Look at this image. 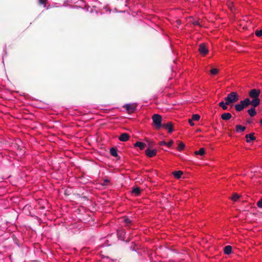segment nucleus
<instances>
[{
	"instance_id": "22",
	"label": "nucleus",
	"mask_w": 262,
	"mask_h": 262,
	"mask_svg": "<svg viewBox=\"0 0 262 262\" xmlns=\"http://www.w3.org/2000/svg\"><path fill=\"white\" fill-rule=\"evenodd\" d=\"M132 192L136 195L138 196L141 193V190L139 187H134L132 190Z\"/></svg>"
},
{
	"instance_id": "18",
	"label": "nucleus",
	"mask_w": 262,
	"mask_h": 262,
	"mask_svg": "<svg viewBox=\"0 0 262 262\" xmlns=\"http://www.w3.org/2000/svg\"><path fill=\"white\" fill-rule=\"evenodd\" d=\"M246 127L242 126L241 125H236L235 126V130L237 133H241L245 131Z\"/></svg>"
},
{
	"instance_id": "1",
	"label": "nucleus",
	"mask_w": 262,
	"mask_h": 262,
	"mask_svg": "<svg viewBox=\"0 0 262 262\" xmlns=\"http://www.w3.org/2000/svg\"><path fill=\"white\" fill-rule=\"evenodd\" d=\"M261 91L259 89H253L249 91L248 94L250 98H251V103H252V106L257 107L260 103V100L259 96Z\"/></svg>"
},
{
	"instance_id": "30",
	"label": "nucleus",
	"mask_w": 262,
	"mask_h": 262,
	"mask_svg": "<svg viewBox=\"0 0 262 262\" xmlns=\"http://www.w3.org/2000/svg\"><path fill=\"white\" fill-rule=\"evenodd\" d=\"M173 143V140H171L168 142H167L166 146L168 147H170Z\"/></svg>"
},
{
	"instance_id": "33",
	"label": "nucleus",
	"mask_w": 262,
	"mask_h": 262,
	"mask_svg": "<svg viewBox=\"0 0 262 262\" xmlns=\"http://www.w3.org/2000/svg\"><path fill=\"white\" fill-rule=\"evenodd\" d=\"M110 182L108 179H104L103 181V183L102 184V185H106L107 183Z\"/></svg>"
},
{
	"instance_id": "4",
	"label": "nucleus",
	"mask_w": 262,
	"mask_h": 262,
	"mask_svg": "<svg viewBox=\"0 0 262 262\" xmlns=\"http://www.w3.org/2000/svg\"><path fill=\"white\" fill-rule=\"evenodd\" d=\"M153 125L155 126L157 129H159L162 127V117L161 115L155 114L152 117Z\"/></svg>"
},
{
	"instance_id": "34",
	"label": "nucleus",
	"mask_w": 262,
	"mask_h": 262,
	"mask_svg": "<svg viewBox=\"0 0 262 262\" xmlns=\"http://www.w3.org/2000/svg\"><path fill=\"white\" fill-rule=\"evenodd\" d=\"M189 124H190V125L191 126H193V125H194V123H193V122H192V120H191H191H189Z\"/></svg>"
},
{
	"instance_id": "19",
	"label": "nucleus",
	"mask_w": 262,
	"mask_h": 262,
	"mask_svg": "<svg viewBox=\"0 0 262 262\" xmlns=\"http://www.w3.org/2000/svg\"><path fill=\"white\" fill-rule=\"evenodd\" d=\"M229 104H227V101H225V102L224 101H221L219 103V106L222 107L223 110H227L228 108L227 105Z\"/></svg>"
},
{
	"instance_id": "10",
	"label": "nucleus",
	"mask_w": 262,
	"mask_h": 262,
	"mask_svg": "<svg viewBox=\"0 0 262 262\" xmlns=\"http://www.w3.org/2000/svg\"><path fill=\"white\" fill-rule=\"evenodd\" d=\"M157 150L156 149H150V148H147L145 150L146 155L149 158L155 156L157 154Z\"/></svg>"
},
{
	"instance_id": "23",
	"label": "nucleus",
	"mask_w": 262,
	"mask_h": 262,
	"mask_svg": "<svg viewBox=\"0 0 262 262\" xmlns=\"http://www.w3.org/2000/svg\"><path fill=\"white\" fill-rule=\"evenodd\" d=\"M185 146V144L182 142H180L178 145L177 149L179 151H182L184 149Z\"/></svg>"
},
{
	"instance_id": "2",
	"label": "nucleus",
	"mask_w": 262,
	"mask_h": 262,
	"mask_svg": "<svg viewBox=\"0 0 262 262\" xmlns=\"http://www.w3.org/2000/svg\"><path fill=\"white\" fill-rule=\"evenodd\" d=\"M249 105L252 106V103H251V101L249 98H246L243 100H241L239 103L236 104L234 107L236 111L241 112Z\"/></svg>"
},
{
	"instance_id": "7",
	"label": "nucleus",
	"mask_w": 262,
	"mask_h": 262,
	"mask_svg": "<svg viewBox=\"0 0 262 262\" xmlns=\"http://www.w3.org/2000/svg\"><path fill=\"white\" fill-rule=\"evenodd\" d=\"M124 224V226L127 228H130L133 223V220L126 216L122 217V221L121 222Z\"/></svg>"
},
{
	"instance_id": "38",
	"label": "nucleus",
	"mask_w": 262,
	"mask_h": 262,
	"mask_svg": "<svg viewBox=\"0 0 262 262\" xmlns=\"http://www.w3.org/2000/svg\"><path fill=\"white\" fill-rule=\"evenodd\" d=\"M71 3H73L74 2L72 0H71Z\"/></svg>"
},
{
	"instance_id": "12",
	"label": "nucleus",
	"mask_w": 262,
	"mask_h": 262,
	"mask_svg": "<svg viewBox=\"0 0 262 262\" xmlns=\"http://www.w3.org/2000/svg\"><path fill=\"white\" fill-rule=\"evenodd\" d=\"M129 136L126 133L121 134L118 138L119 140L122 142H126L129 139Z\"/></svg>"
},
{
	"instance_id": "35",
	"label": "nucleus",
	"mask_w": 262,
	"mask_h": 262,
	"mask_svg": "<svg viewBox=\"0 0 262 262\" xmlns=\"http://www.w3.org/2000/svg\"><path fill=\"white\" fill-rule=\"evenodd\" d=\"M130 249L132 251H136V249H135V248L134 247L130 246Z\"/></svg>"
},
{
	"instance_id": "26",
	"label": "nucleus",
	"mask_w": 262,
	"mask_h": 262,
	"mask_svg": "<svg viewBox=\"0 0 262 262\" xmlns=\"http://www.w3.org/2000/svg\"><path fill=\"white\" fill-rule=\"evenodd\" d=\"M217 73H218V70L217 69H216V68L212 69L210 70V74L212 75H215L217 74Z\"/></svg>"
},
{
	"instance_id": "15",
	"label": "nucleus",
	"mask_w": 262,
	"mask_h": 262,
	"mask_svg": "<svg viewBox=\"0 0 262 262\" xmlns=\"http://www.w3.org/2000/svg\"><path fill=\"white\" fill-rule=\"evenodd\" d=\"M232 117V115L230 113H224L221 115V118L225 120L228 121Z\"/></svg>"
},
{
	"instance_id": "3",
	"label": "nucleus",
	"mask_w": 262,
	"mask_h": 262,
	"mask_svg": "<svg viewBox=\"0 0 262 262\" xmlns=\"http://www.w3.org/2000/svg\"><path fill=\"white\" fill-rule=\"evenodd\" d=\"M239 99V96L236 92H232L228 94L227 96L225 98L227 101V104L233 103L237 102Z\"/></svg>"
},
{
	"instance_id": "11",
	"label": "nucleus",
	"mask_w": 262,
	"mask_h": 262,
	"mask_svg": "<svg viewBox=\"0 0 262 262\" xmlns=\"http://www.w3.org/2000/svg\"><path fill=\"white\" fill-rule=\"evenodd\" d=\"M162 126L166 129H167L169 133H171L173 130V125L171 122H169L166 124H163Z\"/></svg>"
},
{
	"instance_id": "37",
	"label": "nucleus",
	"mask_w": 262,
	"mask_h": 262,
	"mask_svg": "<svg viewBox=\"0 0 262 262\" xmlns=\"http://www.w3.org/2000/svg\"><path fill=\"white\" fill-rule=\"evenodd\" d=\"M260 123L262 125V119L260 121Z\"/></svg>"
},
{
	"instance_id": "17",
	"label": "nucleus",
	"mask_w": 262,
	"mask_h": 262,
	"mask_svg": "<svg viewBox=\"0 0 262 262\" xmlns=\"http://www.w3.org/2000/svg\"><path fill=\"white\" fill-rule=\"evenodd\" d=\"M232 249V247L231 246H226L224 248V252L225 254L229 255L231 253Z\"/></svg>"
},
{
	"instance_id": "8",
	"label": "nucleus",
	"mask_w": 262,
	"mask_h": 262,
	"mask_svg": "<svg viewBox=\"0 0 262 262\" xmlns=\"http://www.w3.org/2000/svg\"><path fill=\"white\" fill-rule=\"evenodd\" d=\"M123 107L129 113H133L136 110V105L134 104H125Z\"/></svg>"
},
{
	"instance_id": "6",
	"label": "nucleus",
	"mask_w": 262,
	"mask_h": 262,
	"mask_svg": "<svg viewBox=\"0 0 262 262\" xmlns=\"http://www.w3.org/2000/svg\"><path fill=\"white\" fill-rule=\"evenodd\" d=\"M117 234L119 239L125 241L126 231L123 228H119L117 230Z\"/></svg>"
},
{
	"instance_id": "36",
	"label": "nucleus",
	"mask_w": 262,
	"mask_h": 262,
	"mask_svg": "<svg viewBox=\"0 0 262 262\" xmlns=\"http://www.w3.org/2000/svg\"><path fill=\"white\" fill-rule=\"evenodd\" d=\"M81 3H82V4H85V2H84L83 1H80Z\"/></svg>"
},
{
	"instance_id": "29",
	"label": "nucleus",
	"mask_w": 262,
	"mask_h": 262,
	"mask_svg": "<svg viewBox=\"0 0 262 262\" xmlns=\"http://www.w3.org/2000/svg\"><path fill=\"white\" fill-rule=\"evenodd\" d=\"M257 206L258 207L262 208V198L257 202Z\"/></svg>"
},
{
	"instance_id": "32",
	"label": "nucleus",
	"mask_w": 262,
	"mask_h": 262,
	"mask_svg": "<svg viewBox=\"0 0 262 262\" xmlns=\"http://www.w3.org/2000/svg\"><path fill=\"white\" fill-rule=\"evenodd\" d=\"M166 144H167V142H166L164 141H162L159 143V145L160 146H163V145L166 146Z\"/></svg>"
},
{
	"instance_id": "16",
	"label": "nucleus",
	"mask_w": 262,
	"mask_h": 262,
	"mask_svg": "<svg viewBox=\"0 0 262 262\" xmlns=\"http://www.w3.org/2000/svg\"><path fill=\"white\" fill-rule=\"evenodd\" d=\"M255 107H256L252 106L248 110V113L251 117H254L256 115V112L255 108Z\"/></svg>"
},
{
	"instance_id": "27",
	"label": "nucleus",
	"mask_w": 262,
	"mask_h": 262,
	"mask_svg": "<svg viewBox=\"0 0 262 262\" xmlns=\"http://www.w3.org/2000/svg\"><path fill=\"white\" fill-rule=\"evenodd\" d=\"M239 198V195L236 193L234 194L232 196L233 201H236Z\"/></svg>"
},
{
	"instance_id": "5",
	"label": "nucleus",
	"mask_w": 262,
	"mask_h": 262,
	"mask_svg": "<svg viewBox=\"0 0 262 262\" xmlns=\"http://www.w3.org/2000/svg\"><path fill=\"white\" fill-rule=\"evenodd\" d=\"M95 4L94 5L91 4L92 8H91V6H88L87 10L88 11H90L91 13L95 12L96 13H98L101 10V8L99 7L98 5H100L101 4L97 2L96 0L95 1Z\"/></svg>"
},
{
	"instance_id": "25",
	"label": "nucleus",
	"mask_w": 262,
	"mask_h": 262,
	"mask_svg": "<svg viewBox=\"0 0 262 262\" xmlns=\"http://www.w3.org/2000/svg\"><path fill=\"white\" fill-rule=\"evenodd\" d=\"M200 116L198 114H193L192 116L191 120L194 121H198L200 119Z\"/></svg>"
},
{
	"instance_id": "21",
	"label": "nucleus",
	"mask_w": 262,
	"mask_h": 262,
	"mask_svg": "<svg viewBox=\"0 0 262 262\" xmlns=\"http://www.w3.org/2000/svg\"><path fill=\"white\" fill-rule=\"evenodd\" d=\"M183 174L181 171H175L173 172V176L177 179H180Z\"/></svg>"
},
{
	"instance_id": "9",
	"label": "nucleus",
	"mask_w": 262,
	"mask_h": 262,
	"mask_svg": "<svg viewBox=\"0 0 262 262\" xmlns=\"http://www.w3.org/2000/svg\"><path fill=\"white\" fill-rule=\"evenodd\" d=\"M199 51L203 55H205L208 53V50L204 43L200 45Z\"/></svg>"
},
{
	"instance_id": "28",
	"label": "nucleus",
	"mask_w": 262,
	"mask_h": 262,
	"mask_svg": "<svg viewBox=\"0 0 262 262\" xmlns=\"http://www.w3.org/2000/svg\"><path fill=\"white\" fill-rule=\"evenodd\" d=\"M255 35L258 37L262 36V29L260 30H256L255 31Z\"/></svg>"
},
{
	"instance_id": "13",
	"label": "nucleus",
	"mask_w": 262,
	"mask_h": 262,
	"mask_svg": "<svg viewBox=\"0 0 262 262\" xmlns=\"http://www.w3.org/2000/svg\"><path fill=\"white\" fill-rule=\"evenodd\" d=\"M254 133H252L249 134H247L245 136V138H246V141L248 143H250L252 141L255 140V137H254Z\"/></svg>"
},
{
	"instance_id": "31",
	"label": "nucleus",
	"mask_w": 262,
	"mask_h": 262,
	"mask_svg": "<svg viewBox=\"0 0 262 262\" xmlns=\"http://www.w3.org/2000/svg\"><path fill=\"white\" fill-rule=\"evenodd\" d=\"M46 1L47 0H39V3L40 4V5H44V6L45 7L46 6Z\"/></svg>"
},
{
	"instance_id": "20",
	"label": "nucleus",
	"mask_w": 262,
	"mask_h": 262,
	"mask_svg": "<svg viewBox=\"0 0 262 262\" xmlns=\"http://www.w3.org/2000/svg\"><path fill=\"white\" fill-rule=\"evenodd\" d=\"M110 154H111V155L115 157H117L118 156V153H117V150L116 148L112 147L110 149Z\"/></svg>"
},
{
	"instance_id": "14",
	"label": "nucleus",
	"mask_w": 262,
	"mask_h": 262,
	"mask_svg": "<svg viewBox=\"0 0 262 262\" xmlns=\"http://www.w3.org/2000/svg\"><path fill=\"white\" fill-rule=\"evenodd\" d=\"M135 147H138L140 150H143L146 146V144L140 141H137L134 144Z\"/></svg>"
},
{
	"instance_id": "24",
	"label": "nucleus",
	"mask_w": 262,
	"mask_h": 262,
	"mask_svg": "<svg viewBox=\"0 0 262 262\" xmlns=\"http://www.w3.org/2000/svg\"><path fill=\"white\" fill-rule=\"evenodd\" d=\"M205 153V149L204 148H200L199 150L195 151V154L197 155L203 156Z\"/></svg>"
}]
</instances>
